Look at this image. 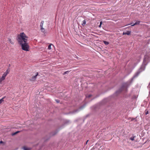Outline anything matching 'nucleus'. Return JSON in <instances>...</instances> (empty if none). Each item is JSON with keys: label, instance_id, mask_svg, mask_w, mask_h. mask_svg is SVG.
<instances>
[{"label": "nucleus", "instance_id": "obj_16", "mask_svg": "<svg viewBox=\"0 0 150 150\" xmlns=\"http://www.w3.org/2000/svg\"><path fill=\"white\" fill-rule=\"evenodd\" d=\"M70 71H65L64 72V73L63 74H67Z\"/></svg>", "mask_w": 150, "mask_h": 150}, {"label": "nucleus", "instance_id": "obj_21", "mask_svg": "<svg viewBox=\"0 0 150 150\" xmlns=\"http://www.w3.org/2000/svg\"><path fill=\"white\" fill-rule=\"evenodd\" d=\"M19 132H20L19 131L16 132L14 133L13 134V135H15V134H17Z\"/></svg>", "mask_w": 150, "mask_h": 150}, {"label": "nucleus", "instance_id": "obj_6", "mask_svg": "<svg viewBox=\"0 0 150 150\" xmlns=\"http://www.w3.org/2000/svg\"><path fill=\"white\" fill-rule=\"evenodd\" d=\"M38 73L37 72V73L36 74V75L35 76H32V77L31 80H35L36 79V77L38 75Z\"/></svg>", "mask_w": 150, "mask_h": 150}, {"label": "nucleus", "instance_id": "obj_27", "mask_svg": "<svg viewBox=\"0 0 150 150\" xmlns=\"http://www.w3.org/2000/svg\"><path fill=\"white\" fill-rule=\"evenodd\" d=\"M76 58H77V59H79V57H76Z\"/></svg>", "mask_w": 150, "mask_h": 150}, {"label": "nucleus", "instance_id": "obj_12", "mask_svg": "<svg viewBox=\"0 0 150 150\" xmlns=\"http://www.w3.org/2000/svg\"><path fill=\"white\" fill-rule=\"evenodd\" d=\"M8 40L9 42L10 43H11V44H12V45L13 44H14L13 42L11 41V39L8 38Z\"/></svg>", "mask_w": 150, "mask_h": 150}, {"label": "nucleus", "instance_id": "obj_3", "mask_svg": "<svg viewBox=\"0 0 150 150\" xmlns=\"http://www.w3.org/2000/svg\"><path fill=\"white\" fill-rule=\"evenodd\" d=\"M21 45L22 49L24 51H29V46L28 42H24L20 44Z\"/></svg>", "mask_w": 150, "mask_h": 150}, {"label": "nucleus", "instance_id": "obj_22", "mask_svg": "<svg viewBox=\"0 0 150 150\" xmlns=\"http://www.w3.org/2000/svg\"><path fill=\"white\" fill-rule=\"evenodd\" d=\"M8 74V73H7V72H5L4 74V75H5L6 76V75H7Z\"/></svg>", "mask_w": 150, "mask_h": 150}, {"label": "nucleus", "instance_id": "obj_9", "mask_svg": "<svg viewBox=\"0 0 150 150\" xmlns=\"http://www.w3.org/2000/svg\"><path fill=\"white\" fill-rule=\"evenodd\" d=\"M86 20H84L83 21V23L82 24V26H84L86 24Z\"/></svg>", "mask_w": 150, "mask_h": 150}, {"label": "nucleus", "instance_id": "obj_1", "mask_svg": "<svg viewBox=\"0 0 150 150\" xmlns=\"http://www.w3.org/2000/svg\"><path fill=\"white\" fill-rule=\"evenodd\" d=\"M150 61V58L149 57L146 55H144L143 62L140 68L138 69L137 71L135 73L133 77L131 78L130 82V83H129L128 82L123 83L121 87L119 88L118 90L116 91L115 93V95L117 96L125 88H126V91H127V88L132 83L134 79L137 77L139 74L145 70L146 66L147 65Z\"/></svg>", "mask_w": 150, "mask_h": 150}, {"label": "nucleus", "instance_id": "obj_26", "mask_svg": "<svg viewBox=\"0 0 150 150\" xmlns=\"http://www.w3.org/2000/svg\"><path fill=\"white\" fill-rule=\"evenodd\" d=\"M102 24V21H100V25H101Z\"/></svg>", "mask_w": 150, "mask_h": 150}, {"label": "nucleus", "instance_id": "obj_2", "mask_svg": "<svg viewBox=\"0 0 150 150\" xmlns=\"http://www.w3.org/2000/svg\"><path fill=\"white\" fill-rule=\"evenodd\" d=\"M28 37L23 32L21 33L17 36V40L18 43L20 44L21 43L28 42Z\"/></svg>", "mask_w": 150, "mask_h": 150}, {"label": "nucleus", "instance_id": "obj_19", "mask_svg": "<svg viewBox=\"0 0 150 150\" xmlns=\"http://www.w3.org/2000/svg\"><path fill=\"white\" fill-rule=\"evenodd\" d=\"M130 119H131V121H132L134 120H135V121H137V120H136V118H130Z\"/></svg>", "mask_w": 150, "mask_h": 150}, {"label": "nucleus", "instance_id": "obj_25", "mask_svg": "<svg viewBox=\"0 0 150 150\" xmlns=\"http://www.w3.org/2000/svg\"><path fill=\"white\" fill-rule=\"evenodd\" d=\"M149 113V112L148 111H146L145 112V114L146 115H147V114H148Z\"/></svg>", "mask_w": 150, "mask_h": 150}, {"label": "nucleus", "instance_id": "obj_13", "mask_svg": "<svg viewBox=\"0 0 150 150\" xmlns=\"http://www.w3.org/2000/svg\"><path fill=\"white\" fill-rule=\"evenodd\" d=\"M103 42L104 44L106 45H108L109 44V42L107 41H103Z\"/></svg>", "mask_w": 150, "mask_h": 150}, {"label": "nucleus", "instance_id": "obj_4", "mask_svg": "<svg viewBox=\"0 0 150 150\" xmlns=\"http://www.w3.org/2000/svg\"><path fill=\"white\" fill-rule=\"evenodd\" d=\"M141 22H142L139 21H137L133 25H131V26H133L135 25H140V23ZM140 25H142V24H140Z\"/></svg>", "mask_w": 150, "mask_h": 150}, {"label": "nucleus", "instance_id": "obj_10", "mask_svg": "<svg viewBox=\"0 0 150 150\" xmlns=\"http://www.w3.org/2000/svg\"><path fill=\"white\" fill-rule=\"evenodd\" d=\"M6 98V96H4L0 100V104L2 102L4 101V99Z\"/></svg>", "mask_w": 150, "mask_h": 150}, {"label": "nucleus", "instance_id": "obj_23", "mask_svg": "<svg viewBox=\"0 0 150 150\" xmlns=\"http://www.w3.org/2000/svg\"><path fill=\"white\" fill-rule=\"evenodd\" d=\"M6 72H7V73H8V74L9 73V70L8 69L6 70Z\"/></svg>", "mask_w": 150, "mask_h": 150}, {"label": "nucleus", "instance_id": "obj_5", "mask_svg": "<svg viewBox=\"0 0 150 150\" xmlns=\"http://www.w3.org/2000/svg\"><path fill=\"white\" fill-rule=\"evenodd\" d=\"M6 77V76L3 74L2 76V77L0 78V83L3 81L5 79Z\"/></svg>", "mask_w": 150, "mask_h": 150}, {"label": "nucleus", "instance_id": "obj_7", "mask_svg": "<svg viewBox=\"0 0 150 150\" xmlns=\"http://www.w3.org/2000/svg\"><path fill=\"white\" fill-rule=\"evenodd\" d=\"M131 32L130 31H127L126 32H123V35H129L131 34Z\"/></svg>", "mask_w": 150, "mask_h": 150}, {"label": "nucleus", "instance_id": "obj_28", "mask_svg": "<svg viewBox=\"0 0 150 150\" xmlns=\"http://www.w3.org/2000/svg\"><path fill=\"white\" fill-rule=\"evenodd\" d=\"M101 25L100 24V25L98 26V27L100 28L101 27Z\"/></svg>", "mask_w": 150, "mask_h": 150}, {"label": "nucleus", "instance_id": "obj_8", "mask_svg": "<svg viewBox=\"0 0 150 150\" xmlns=\"http://www.w3.org/2000/svg\"><path fill=\"white\" fill-rule=\"evenodd\" d=\"M83 108V106H81L78 109H77V110L76 109V111H75L76 112H78L80 110H81Z\"/></svg>", "mask_w": 150, "mask_h": 150}, {"label": "nucleus", "instance_id": "obj_14", "mask_svg": "<svg viewBox=\"0 0 150 150\" xmlns=\"http://www.w3.org/2000/svg\"><path fill=\"white\" fill-rule=\"evenodd\" d=\"M40 30L41 32H42L44 33L45 31V29L43 27H41Z\"/></svg>", "mask_w": 150, "mask_h": 150}, {"label": "nucleus", "instance_id": "obj_20", "mask_svg": "<svg viewBox=\"0 0 150 150\" xmlns=\"http://www.w3.org/2000/svg\"><path fill=\"white\" fill-rule=\"evenodd\" d=\"M91 96H92V95L91 94H90V95H88V96H86V97L89 98L90 97H91Z\"/></svg>", "mask_w": 150, "mask_h": 150}, {"label": "nucleus", "instance_id": "obj_15", "mask_svg": "<svg viewBox=\"0 0 150 150\" xmlns=\"http://www.w3.org/2000/svg\"><path fill=\"white\" fill-rule=\"evenodd\" d=\"M23 149H24V150H30L31 149L30 148H26L25 147H23Z\"/></svg>", "mask_w": 150, "mask_h": 150}, {"label": "nucleus", "instance_id": "obj_11", "mask_svg": "<svg viewBox=\"0 0 150 150\" xmlns=\"http://www.w3.org/2000/svg\"><path fill=\"white\" fill-rule=\"evenodd\" d=\"M44 23V21H41L40 24V25L41 27H42Z\"/></svg>", "mask_w": 150, "mask_h": 150}, {"label": "nucleus", "instance_id": "obj_17", "mask_svg": "<svg viewBox=\"0 0 150 150\" xmlns=\"http://www.w3.org/2000/svg\"><path fill=\"white\" fill-rule=\"evenodd\" d=\"M135 137H131L130 138V139L132 141H133L134 140V138Z\"/></svg>", "mask_w": 150, "mask_h": 150}, {"label": "nucleus", "instance_id": "obj_18", "mask_svg": "<svg viewBox=\"0 0 150 150\" xmlns=\"http://www.w3.org/2000/svg\"><path fill=\"white\" fill-rule=\"evenodd\" d=\"M48 49H49V50H50L51 49V44L50 45H48Z\"/></svg>", "mask_w": 150, "mask_h": 150}, {"label": "nucleus", "instance_id": "obj_24", "mask_svg": "<svg viewBox=\"0 0 150 150\" xmlns=\"http://www.w3.org/2000/svg\"><path fill=\"white\" fill-rule=\"evenodd\" d=\"M55 100L57 103H59V100Z\"/></svg>", "mask_w": 150, "mask_h": 150}, {"label": "nucleus", "instance_id": "obj_30", "mask_svg": "<svg viewBox=\"0 0 150 150\" xmlns=\"http://www.w3.org/2000/svg\"><path fill=\"white\" fill-rule=\"evenodd\" d=\"M2 142H2V141H1L0 142V143H2Z\"/></svg>", "mask_w": 150, "mask_h": 150}, {"label": "nucleus", "instance_id": "obj_29", "mask_svg": "<svg viewBox=\"0 0 150 150\" xmlns=\"http://www.w3.org/2000/svg\"><path fill=\"white\" fill-rule=\"evenodd\" d=\"M88 140L87 141V142H86V144H87V142H88Z\"/></svg>", "mask_w": 150, "mask_h": 150}]
</instances>
